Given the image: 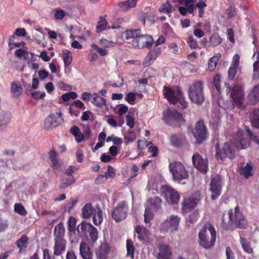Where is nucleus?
I'll use <instances>...</instances> for the list:
<instances>
[{
	"label": "nucleus",
	"mask_w": 259,
	"mask_h": 259,
	"mask_svg": "<svg viewBox=\"0 0 259 259\" xmlns=\"http://www.w3.org/2000/svg\"><path fill=\"white\" fill-rule=\"evenodd\" d=\"M235 140L237 143L226 142L222 149L216 147L215 156L218 160L223 161L226 158L231 159L234 157L236 149H246L249 145V140L242 130H238Z\"/></svg>",
	"instance_id": "obj_1"
},
{
	"label": "nucleus",
	"mask_w": 259,
	"mask_h": 259,
	"mask_svg": "<svg viewBox=\"0 0 259 259\" xmlns=\"http://www.w3.org/2000/svg\"><path fill=\"white\" fill-rule=\"evenodd\" d=\"M216 240V231L210 224H205L198 233V243L205 249L213 247Z\"/></svg>",
	"instance_id": "obj_2"
},
{
	"label": "nucleus",
	"mask_w": 259,
	"mask_h": 259,
	"mask_svg": "<svg viewBox=\"0 0 259 259\" xmlns=\"http://www.w3.org/2000/svg\"><path fill=\"white\" fill-rule=\"evenodd\" d=\"M189 98L193 103L201 104L204 100L203 85L200 80L195 81L188 88Z\"/></svg>",
	"instance_id": "obj_3"
},
{
	"label": "nucleus",
	"mask_w": 259,
	"mask_h": 259,
	"mask_svg": "<svg viewBox=\"0 0 259 259\" xmlns=\"http://www.w3.org/2000/svg\"><path fill=\"white\" fill-rule=\"evenodd\" d=\"M229 218L228 223L230 225L234 224L238 227L240 228H244L246 227L247 222L242 214V213L240 211L239 208L238 206L235 207L234 211L230 210L227 214ZM225 215H224L222 218V222L224 224H227L228 222L225 221L224 218Z\"/></svg>",
	"instance_id": "obj_4"
},
{
	"label": "nucleus",
	"mask_w": 259,
	"mask_h": 259,
	"mask_svg": "<svg viewBox=\"0 0 259 259\" xmlns=\"http://www.w3.org/2000/svg\"><path fill=\"white\" fill-rule=\"evenodd\" d=\"M228 92H231V96L233 102L239 108L242 109L245 106L243 104L244 93L242 87L239 84H235L231 90L230 87H228Z\"/></svg>",
	"instance_id": "obj_5"
},
{
	"label": "nucleus",
	"mask_w": 259,
	"mask_h": 259,
	"mask_svg": "<svg viewBox=\"0 0 259 259\" xmlns=\"http://www.w3.org/2000/svg\"><path fill=\"white\" fill-rule=\"evenodd\" d=\"M128 205L125 201H122L113 209L112 217L116 222L124 220L127 217Z\"/></svg>",
	"instance_id": "obj_6"
},
{
	"label": "nucleus",
	"mask_w": 259,
	"mask_h": 259,
	"mask_svg": "<svg viewBox=\"0 0 259 259\" xmlns=\"http://www.w3.org/2000/svg\"><path fill=\"white\" fill-rule=\"evenodd\" d=\"M162 120L166 124L176 126L178 123V112L174 108L167 107L162 113Z\"/></svg>",
	"instance_id": "obj_7"
},
{
	"label": "nucleus",
	"mask_w": 259,
	"mask_h": 259,
	"mask_svg": "<svg viewBox=\"0 0 259 259\" xmlns=\"http://www.w3.org/2000/svg\"><path fill=\"white\" fill-rule=\"evenodd\" d=\"M61 112H57L56 114H51L48 115L44 121V127L46 129H53L60 125L64 121Z\"/></svg>",
	"instance_id": "obj_8"
},
{
	"label": "nucleus",
	"mask_w": 259,
	"mask_h": 259,
	"mask_svg": "<svg viewBox=\"0 0 259 259\" xmlns=\"http://www.w3.org/2000/svg\"><path fill=\"white\" fill-rule=\"evenodd\" d=\"M222 187V182L221 177L217 175L212 178L210 183L211 197L212 200H215L220 195Z\"/></svg>",
	"instance_id": "obj_9"
},
{
	"label": "nucleus",
	"mask_w": 259,
	"mask_h": 259,
	"mask_svg": "<svg viewBox=\"0 0 259 259\" xmlns=\"http://www.w3.org/2000/svg\"><path fill=\"white\" fill-rule=\"evenodd\" d=\"M161 193L169 203L176 204L178 202V193L168 185H163L161 188Z\"/></svg>",
	"instance_id": "obj_10"
},
{
	"label": "nucleus",
	"mask_w": 259,
	"mask_h": 259,
	"mask_svg": "<svg viewBox=\"0 0 259 259\" xmlns=\"http://www.w3.org/2000/svg\"><path fill=\"white\" fill-rule=\"evenodd\" d=\"M192 162L194 166L200 171L206 173L208 170L207 160L203 159L198 153H195L192 157Z\"/></svg>",
	"instance_id": "obj_11"
},
{
	"label": "nucleus",
	"mask_w": 259,
	"mask_h": 259,
	"mask_svg": "<svg viewBox=\"0 0 259 259\" xmlns=\"http://www.w3.org/2000/svg\"><path fill=\"white\" fill-rule=\"evenodd\" d=\"M193 135L198 143L202 142L206 138V128L202 121L200 120L197 122Z\"/></svg>",
	"instance_id": "obj_12"
},
{
	"label": "nucleus",
	"mask_w": 259,
	"mask_h": 259,
	"mask_svg": "<svg viewBox=\"0 0 259 259\" xmlns=\"http://www.w3.org/2000/svg\"><path fill=\"white\" fill-rule=\"evenodd\" d=\"M153 39L151 35H142L140 34L134 42V45L135 47L139 49H142L144 47L150 48L151 47Z\"/></svg>",
	"instance_id": "obj_13"
},
{
	"label": "nucleus",
	"mask_w": 259,
	"mask_h": 259,
	"mask_svg": "<svg viewBox=\"0 0 259 259\" xmlns=\"http://www.w3.org/2000/svg\"><path fill=\"white\" fill-rule=\"evenodd\" d=\"M201 199L200 193L198 192L193 194L189 198L185 199L182 205L183 209L187 210L194 208Z\"/></svg>",
	"instance_id": "obj_14"
},
{
	"label": "nucleus",
	"mask_w": 259,
	"mask_h": 259,
	"mask_svg": "<svg viewBox=\"0 0 259 259\" xmlns=\"http://www.w3.org/2000/svg\"><path fill=\"white\" fill-rule=\"evenodd\" d=\"M178 228V217L177 215H171L169 219H167L162 223L161 230L164 231L172 232L177 230Z\"/></svg>",
	"instance_id": "obj_15"
},
{
	"label": "nucleus",
	"mask_w": 259,
	"mask_h": 259,
	"mask_svg": "<svg viewBox=\"0 0 259 259\" xmlns=\"http://www.w3.org/2000/svg\"><path fill=\"white\" fill-rule=\"evenodd\" d=\"M135 231L137 234L138 239L140 242L143 243L149 242L150 232L148 229L143 226L137 225Z\"/></svg>",
	"instance_id": "obj_16"
},
{
	"label": "nucleus",
	"mask_w": 259,
	"mask_h": 259,
	"mask_svg": "<svg viewBox=\"0 0 259 259\" xmlns=\"http://www.w3.org/2000/svg\"><path fill=\"white\" fill-rule=\"evenodd\" d=\"M163 94L170 104L175 105L178 102V94L176 93L171 88L164 86Z\"/></svg>",
	"instance_id": "obj_17"
},
{
	"label": "nucleus",
	"mask_w": 259,
	"mask_h": 259,
	"mask_svg": "<svg viewBox=\"0 0 259 259\" xmlns=\"http://www.w3.org/2000/svg\"><path fill=\"white\" fill-rule=\"evenodd\" d=\"M54 254L59 256L64 253L66 250L67 241L65 239H54Z\"/></svg>",
	"instance_id": "obj_18"
},
{
	"label": "nucleus",
	"mask_w": 259,
	"mask_h": 259,
	"mask_svg": "<svg viewBox=\"0 0 259 259\" xmlns=\"http://www.w3.org/2000/svg\"><path fill=\"white\" fill-rule=\"evenodd\" d=\"M79 254L82 259H93V253L87 243L81 241L79 246Z\"/></svg>",
	"instance_id": "obj_19"
},
{
	"label": "nucleus",
	"mask_w": 259,
	"mask_h": 259,
	"mask_svg": "<svg viewBox=\"0 0 259 259\" xmlns=\"http://www.w3.org/2000/svg\"><path fill=\"white\" fill-rule=\"evenodd\" d=\"M159 249V252L157 256L158 259H171V251L168 245H160Z\"/></svg>",
	"instance_id": "obj_20"
},
{
	"label": "nucleus",
	"mask_w": 259,
	"mask_h": 259,
	"mask_svg": "<svg viewBox=\"0 0 259 259\" xmlns=\"http://www.w3.org/2000/svg\"><path fill=\"white\" fill-rule=\"evenodd\" d=\"M93 226L91 224L83 221L77 226V231L80 236H87V234L92 228Z\"/></svg>",
	"instance_id": "obj_21"
},
{
	"label": "nucleus",
	"mask_w": 259,
	"mask_h": 259,
	"mask_svg": "<svg viewBox=\"0 0 259 259\" xmlns=\"http://www.w3.org/2000/svg\"><path fill=\"white\" fill-rule=\"evenodd\" d=\"M252 167L250 162L242 163L240 169V175L246 178H248L253 175Z\"/></svg>",
	"instance_id": "obj_22"
},
{
	"label": "nucleus",
	"mask_w": 259,
	"mask_h": 259,
	"mask_svg": "<svg viewBox=\"0 0 259 259\" xmlns=\"http://www.w3.org/2000/svg\"><path fill=\"white\" fill-rule=\"evenodd\" d=\"M65 229L63 223L60 222L55 227L54 231V239H65Z\"/></svg>",
	"instance_id": "obj_23"
},
{
	"label": "nucleus",
	"mask_w": 259,
	"mask_h": 259,
	"mask_svg": "<svg viewBox=\"0 0 259 259\" xmlns=\"http://www.w3.org/2000/svg\"><path fill=\"white\" fill-rule=\"evenodd\" d=\"M49 159L52 163V167L54 169H59L60 164L59 162L58 154L55 150H52L49 152Z\"/></svg>",
	"instance_id": "obj_24"
},
{
	"label": "nucleus",
	"mask_w": 259,
	"mask_h": 259,
	"mask_svg": "<svg viewBox=\"0 0 259 259\" xmlns=\"http://www.w3.org/2000/svg\"><path fill=\"white\" fill-rule=\"evenodd\" d=\"M96 208H94L91 203H88L82 208V218H90L94 213Z\"/></svg>",
	"instance_id": "obj_25"
},
{
	"label": "nucleus",
	"mask_w": 259,
	"mask_h": 259,
	"mask_svg": "<svg viewBox=\"0 0 259 259\" xmlns=\"http://www.w3.org/2000/svg\"><path fill=\"white\" fill-rule=\"evenodd\" d=\"M140 33H141V30L140 29L127 30L123 33L122 36L126 40L133 38V42H135Z\"/></svg>",
	"instance_id": "obj_26"
},
{
	"label": "nucleus",
	"mask_w": 259,
	"mask_h": 259,
	"mask_svg": "<svg viewBox=\"0 0 259 259\" xmlns=\"http://www.w3.org/2000/svg\"><path fill=\"white\" fill-rule=\"evenodd\" d=\"M248 98L252 104H256L259 101V83L254 86L248 95Z\"/></svg>",
	"instance_id": "obj_27"
},
{
	"label": "nucleus",
	"mask_w": 259,
	"mask_h": 259,
	"mask_svg": "<svg viewBox=\"0 0 259 259\" xmlns=\"http://www.w3.org/2000/svg\"><path fill=\"white\" fill-rule=\"evenodd\" d=\"M110 250V247L107 244H102L97 253L98 258L106 259L107 255L109 253Z\"/></svg>",
	"instance_id": "obj_28"
},
{
	"label": "nucleus",
	"mask_w": 259,
	"mask_h": 259,
	"mask_svg": "<svg viewBox=\"0 0 259 259\" xmlns=\"http://www.w3.org/2000/svg\"><path fill=\"white\" fill-rule=\"evenodd\" d=\"M103 221V212L102 210L99 206L96 207V209L93 214V221L96 226L101 224Z\"/></svg>",
	"instance_id": "obj_29"
},
{
	"label": "nucleus",
	"mask_w": 259,
	"mask_h": 259,
	"mask_svg": "<svg viewBox=\"0 0 259 259\" xmlns=\"http://www.w3.org/2000/svg\"><path fill=\"white\" fill-rule=\"evenodd\" d=\"M92 103L97 107L101 108L106 105V100L99 96L97 93L93 94Z\"/></svg>",
	"instance_id": "obj_30"
},
{
	"label": "nucleus",
	"mask_w": 259,
	"mask_h": 259,
	"mask_svg": "<svg viewBox=\"0 0 259 259\" xmlns=\"http://www.w3.org/2000/svg\"><path fill=\"white\" fill-rule=\"evenodd\" d=\"M221 57L219 53L215 54L210 58L208 62L207 70L209 71H213L216 68L218 62Z\"/></svg>",
	"instance_id": "obj_31"
},
{
	"label": "nucleus",
	"mask_w": 259,
	"mask_h": 259,
	"mask_svg": "<svg viewBox=\"0 0 259 259\" xmlns=\"http://www.w3.org/2000/svg\"><path fill=\"white\" fill-rule=\"evenodd\" d=\"M11 90L13 94V97L14 98H17L19 97L22 93L23 89L20 83H17L16 82H13L11 83Z\"/></svg>",
	"instance_id": "obj_32"
},
{
	"label": "nucleus",
	"mask_w": 259,
	"mask_h": 259,
	"mask_svg": "<svg viewBox=\"0 0 259 259\" xmlns=\"http://www.w3.org/2000/svg\"><path fill=\"white\" fill-rule=\"evenodd\" d=\"M70 133L74 136L75 140L78 143L81 142L84 138V136L80 131L79 127L75 125L71 128Z\"/></svg>",
	"instance_id": "obj_33"
},
{
	"label": "nucleus",
	"mask_w": 259,
	"mask_h": 259,
	"mask_svg": "<svg viewBox=\"0 0 259 259\" xmlns=\"http://www.w3.org/2000/svg\"><path fill=\"white\" fill-rule=\"evenodd\" d=\"M28 237L26 235L24 234L16 242V245L19 249V253L21 252L23 249L27 247V244L28 242Z\"/></svg>",
	"instance_id": "obj_34"
},
{
	"label": "nucleus",
	"mask_w": 259,
	"mask_h": 259,
	"mask_svg": "<svg viewBox=\"0 0 259 259\" xmlns=\"http://www.w3.org/2000/svg\"><path fill=\"white\" fill-rule=\"evenodd\" d=\"M137 0H127L118 3V6L123 10L126 11L130 8H134L137 4Z\"/></svg>",
	"instance_id": "obj_35"
},
{
	"label": "nucleus",
	"mask_w": 259,
	"mask_h": 259,
	"mask_svg": "<svg viewBox=\"0 0 259 259\" xmlns=\"http://www.w3.org/2000/svg\"><path fill=\"white\" fill-rule=\"evenodd\" d=\"M157 55H156V54L152 50H151L145 58L143 62V65L145 67L149 66L153 62V61H154L157 58Z\"/></svg>",
	"instance_id": "obj_36"
},
{
	"label": "nucleus",
	"mask_w": 259,
	"mask_h": 259,
	"mask_svg": "<svg viewBox=\"0 0 259 259\" xmlns=\"http://www.w3.org/2000/svg\"><path fill=\"white\" fill-rule=\"evenodd\" d=\"M169 169L174 180H178V162L175 161L169 164Z\"/></svg>",
	"instance_id": "obj_37"
},
{
	"label": "nucleus",
	"mask_w": 259,
	"mask_h": 259,
	"mask_svg": "<svg viewBox=\"0 0 259 259\" xmlns=\"http://www.w3.org/2000/svg\"><path fill=\"white\" fill-rule=\"evenodd\" d=\"M150 206L153 209L156 211L161 208V199L158 197H154L151 198L149 200Z\"/></svg>",
	"instance_id": "obj_38"
},
{
	"label": "nucleus",
	"mask_w": 259,
	"mask_h": 259,
	"mask_svg": "<svg viewBox=\"0 0 259 259\" xmlns=\"http://www.w3.org/2000/svg\"><path fill=\"white\" fill-rule=\"evenodd\" d=\"M75 182V179L74 177H68L66 178H63L59 185V188L60 189L65 188L74 183Z\"/></svg>",
	"instance_id": "obj_39"
},
{
	"label": "nucleus",
	"mask_w": 259,
	"mask_h": 259,
	"mask_svg": "<svg viewBox=\"0 0 259 259\" xmlns=\"http://www.w3.org/2000/svg\"><path fill=\"white\" fill-rule=\"evenodd\" d=\"M62 55L65 66L67 67L69 66L72 60V56L71 52L68 50H64L63 51Z\"/></svg>",
	"instance_id": "obj_40"
},
{
	"label": "nucleus",
	"mask_w": 259,
	"mask_h": 259,
	"mask_svg": "<svg viewBox=\"0 0 259 259\" xmlns=\"http://www.w3.org/2000/svg\"><path fill=\"white\" fill-rule=\"evenodd\" d=\"M124 138L125 144H128L129 142H132L136 139V133L134 131L130 129L124 134Z\"/></svg>",
	"instance_id": "obj_41"
},
{
	"label": "nucleus",
	"mask_w": 259,
	"mask_h": 259,
	"mask_svg": "<svg viewBox=\"0 0 259 259\" xmlns=\"http://www.w3.org/2000/svg\"><path fill=\"white\" fill-rule=\"evenodd\" d=\"M174 10V8L171 6V4L168 2L162 4L159 9V11L160 13H163L169 14L171 13Z\"/></svg>",
	"instance_id": "obj_42"
},
{
	"label": "nucleus",
	"mask_w": 259,
	"mask_h": 259,
	"mask_svg": "<svg viewBox=\"0 0 259 259\" xmlns=\"http://www.w3.org/2000/svg\"><path fill=\"white\" fill-rule=\"evenodd\" d=\"M127 255L130 256L131 258H134L135 247L133 245V241L130 239H127L126 242Z\"/></svg>",
	"instance_id": "obj_43"
},
{
	"label": "nucleus",
	"mask_w": 259,
	"mask_h": 259,
	"mask_svg": "<svg viewBox=\"0 0 259 259\" xmlns=\"http://www.w3.org/2000/svg\"><path fill=\"white\" fill-rule=\"evenodd\" d=\"M189 174L186 168L179 162V181L188 179Z\"/></svg>",
	"instance_id": "obj_44"
},
{
	"label": "nucleus",
	"mask_w": 259,
	"mask_h": 259,
	"mask_svg": "<svg viewBox=\"0 0 259 259\" xmlns=\"http://www.w3.org/2000/svg\"><path fill=\"white\" fill-rule=\"evenodd\" d=\"M68 229L70 232L75 233L76 220L73 217H70L67 221Z\"/></svg>",
	"instance_id": "obj_45"
},
{
	"label": "nucleus",
	"mask_w": 259,
	"mask_h": 259,
	"mask_svg": "<svg viewBox=\"0 0 259 259\" xmlns=\"http://www.w3.org/2000/svg\"><path fill=\"white\" fill-rule=\"evenodd\" d=\"M251 122L253 126L259 128V109H256L253 111Z\"/></svg>",
	"instance_id": "obj_46"
},
{
	"label": "nucleus",
	"mask_w": 259,
	"mask_h": 259,
	"mask_svg": "<svg viewBox=\"0 0 259 259\" xmlns=\"http://www.w3.org/2000/svg\"><path fill=\"white\" fill-rule=\"evenodd\" d=\"M240 242L244 251L248 254L252 253V249L250 247L249 242L245 239L241 237Z\"/></svg>",
	"instance_id": "obj_47"
},
{
	"label": "nucleus",
	"mask_w": 259,
	"mask_h": 259,
	"mask_svg": "<svg viewBox=\"0 0 259 259\" xmlns=\"http://www.w3.org/2000/svg\"><path fill=\"white\" fill-rule=\"evenodd\" d=\"M14 211L23 216H25L27 214V211L24 206L21 203H16L14 205Z\"/></svg>",
	"instance_id": "obj_48"
},
{
	"label": "nucleus",
	"mask_w": 259,
	"mask_h": 259,
	"mask_svg": "<svg viewBox=\"0 0 259 259\" xmlns=\"http://www.w3.org/2000/svg\"><path fill=\"white\" fill-rule=\"evenodd\" d=\"M209 42L211 46H217L222 42V38L217 33H213L209 38Z\"/></svg>",
	"instance_id": "obj_49"
},
{
	"label": "nucleus",
	"mask_w": 259,
	"mask_h": 259,
	"mask_svg": "<svg viewBox=\"0 0 259 259\" xmlns=\"http://www.w3.org/2000/svg\"><path fill=\"white\" fill-rule=\"evenodd\" d=\"M89 234L92 243H95L98 238V232L97 228L93 226L91 230L89 232Z\"/></svg>",
	"instance_id": "obj_50"
},
{
	"label": "nucleus",
	"mask_w": 259,
	"mask_h": 259,
	"mask_svg": "<svg viewBox=\"0 0 259 259\" xmlns=\"http://www.w3.org/2000/svg\"><path fill=\"white\" fill-rule=\"evenodd\" d=\"M10 121V116L9 114H5L0 115V130L2 126L7 125Z\"/></svg>",
	"instance_id": "obj_51"
},
{
	"label": "nucleus",
	"mask_w": 259,
	"mask_h": 259,
	"mask_svg": "<svg viewBox=\"0 0 259 259\" xmlns=\"http://www.w3.org/2000/svg\"><path fill=\"white\" fill-rule=\"evenodd\" d=\"M144 221L146 223H149L154 217V213L149 208H146L144 212Z\"/></svg>",
	"instance_id": "obj_52"
},
{
	"label": "nucleus",
	"mask_w": 259,
	"mask_h": 259,
	"mask_svg": "<svg viewBox=\"0 0 259 259\" xmlns=\"http://www.w3.org/2000/svg\"><path fill=\"white\" fill-rule=\"evenodd\" d=\"M107 25V22L106 19L100 17V20L98 22L96 26L98 31H102L105 30Z\"/></svg>",
	"instance_id": "obj_53"
},
{
	"label": "nucleus",
	"mask_w": 259,
	"mask_h": 259,
	"mask_svg": "<svg viewBox=\"0 0 259 259\" xmlns=\"http://www.w3.org/2000/svg\"><path fill=\"white\" fill-rule=\"evenodd\" d=\"M66 15V12L61 9H55L54 17L56 20H62Z\"/></svg>",
	"instance_id": "obj_54"
},
{
	"label": "nucleus",
	"mask_w": 259,
	"mask_h": 259,
	"mask_svg": "<svg viewBox=\"0 0 259 259\" xmlns=\"http://www.w3.org/2000/svg\"><path fill=\"white\" fill-rule=\"evenodd\" d=\"M225 13L227 16L228 19H230L236 15V9L234 6H231L226 10Z\"/></svg>",
	"instance_id": "obj_55"
},
{
	"label": "nucleus",
	"mask_w": 259,
	"mask_h": 259,
	"mask_svg": "<svg viewBox=\"0 0 259 259\" xmlns=\"http://www.w3.org/2000/svg\"><path fill=\"white\" fill-rule=\"evenodd\" d=\"M91 47L92 48L95 50L101 56H105L108 54L107 50L100 48L95 44H92Z\"/></svg>",
	"instance_id": "obj_56"
},
{
	"label": "nucleus",
	"mask_w": 259,
	"mask_h": 259,
	"mask_svg": "<svg viewBox=\"0 0 259 259\" xmlns=\"http://www.w3.org/2000/svg\"><path fill=\"white\" fill-rule=\"evenodd\" d=\"M104 175L107 179L108 178H113L115 176V170L112 166L109 165L108 166L107 170L105 172Z\"/></svg>",
	"instance_id": "obj_57"
},
{
	"label": "nucleus",
	"mask_w": 259,
	"mask_h": 259,
	"mask_svg": "<svg viewBox=\"0 0 259 259\" xmlns=\"http://www.w3.org/2000/svg\"><path fill=\"white\" fill-rule=\"evenodd\" d=\"M253 73L252 75V79H256L259 78V62L256 61L253 65Z\"/></svg>",
	"instance_id": "obj_58"
},
{
	"label": "nucleus",
	"mask_w": 259,
	"mask_h": 259,
	"mask_svg": "<svg viewBox=\"0 0 259 259\" xmlns=\"http://www.w3.org/2000/svg\"><path fill=\"white\" fill-rule=\"evenodd\" d=\"M179 108L185 109L187 107V102L184 99L182 93L179 90Z\"/></svg>",
	"instance_id": "obj_59"
},
{
	"label": "nucleus",
	"mask_w": 259,
	"mask_h": 259,
	"mask_svg": "<svg viewBox=\"0 0 259 259\" xmlns=\"http://www.w3.org/2000/svg\"><path fill=\"white\" fill-rule=\"evenodd\" d=\"M125 100L131 105H134L136 99V95L133 92H130L125 97Z\"/></svg>",
	"instance_id": "obj_60"
},
{
	"label": "nucleus",
	"mask_w": 259,
	"mask_h": 259,
	"mask_svg": "<svg viewBox=\"0 0 259 259\" xmlns=\"http://www.w3.org/2000/svg\"><path fill=\"white\" fill-rule=\"evenodd\" d=\"M185 4L187 7L188 12L192 13L195 9L194 2L192 0H185Z\"/></svg>",
	"instance_id": "obj_61"
},
{
	"label": "nucleus",
	"mask_w": 259,
	"mask_h": 259,
	"mask_svg": "<svg viewBox=\"0 0 259 259\" xmlns=\"http://www.w3.org/2000/svg\"><path fill=\"white\" fill-rule=\"evenodd\" d=\"M31 94L32 97L35 100L43 99L46 96L45 92H41L40 91H36L32 93Z\"/></svg>",
	"instance_id": "obj_62"
},
{
	"label": "nucleus",
	"mask_w": 259,
	"mask_h": 259,
	"mask_svg": "<svg viewBox=\"0 0 259 259\" xmlns=\"http://www.w3.org/2000/svg\"><path fill=\"white\" fill-rule=\"evenodd\" d=\"M170 142L171 145L174 147H178V135L177 134H172L170 137Z\"/></svg>",
	"instance_id": "obj_63"
},
{
	"label": "nucleus",
	"mask_w": 259,
	"mask_h": 259,
	"mask_svg": "<svg viewBox=\"0 0 259 259\" xmlns=\"http://www.w3.org/2000/svg\"><path fill=\"white\" fill-rule=\"evenodd\" d=\"M245 130L246 134L248 137H249L250 139H252L257 144H259V137L253 135L251 131L248 128L246 127Z\"/></svg>",
	"instance_id": "obj_64"
}]
</instances>
